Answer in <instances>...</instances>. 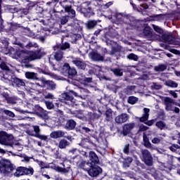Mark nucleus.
I'll return each mask as SVG.
<instances>
[{"instance_id":"50","label":"nucleus","mask_w":180,"mask_h":180,"mask_svg":"<svg viewBox=\"0 0 180 180\" xmlns=\"http://www.w3.org/2000/svg\"><path fill=\"white\" fill-rule=\"evenodd\" d=\"M0 68L3 71H9V67L6 65V63L5 61L2 60L0 62Z\"/></svg>"},{"instance_id":"59","label":"nucleus","mask_w":180,"mask_h":180,"mask_svg":"<svg viewBox=\"0 0 180 180\" xmlns=\"http://www.w3.org/2000/svg\"><path fill=\"white\" fill-rule=\"evenodd\" d=\"M153 30L157 33H160V34L162 33V29L158 27V25H153Z\"/></svg>"},{"instance_id":"54","label":"nucleus","mask_w":180,"mask_h":180,"mask_svg":"<svg viewBox=\"0 0 180 180\" xmlns=\"http://www.w3.org/2000/svg\"><path fill=\"white\" fill-rule=\"evenodd\" d=\"M3 113H4V115H6V116H8L9 117H15V113L9 110H4L3 111Z\"/></svg>"},{"instance_id":"16","label":"nucleus","mask_w":180,"mask_h":180,"mask_svg":"<svg viewBox=\"0 0 180 180\" xmlns=\"http://www.w3.org/2000/svg\"><path fill=\"white\" fill-rule=\"evenodd\" d=\"M72 63L78 68V70H84L85 68H86V63L81 60V58H75L73 60H72Z\"/></svg>"},{"instance_id":"34","label":"nucleus","mask_w":180,"mask_h":180,"mask_svg":"<svg viewBox=\"0 0 180 180\" xmlns=\"http://www.w3.org/2000/svg\"><path fill=\"white\" fill-rule=\"evenodd\" d=\"M98 25V22L95 20H90L86 23L87 29H94Z\"/></svg>"},{"instance_id":"36","label":"nucleus","mask_w":180,"mask_h":180,"mask_svg":"<svg viewBox=\"0 0 180 180\" xmlns=\"http://www.w3.org/2000/svg\"><path fill=\"white\" fill-rule=\"evenodd\" d=\"M110 71L113 72V74L116 77H122L123 76V72L120 68H111Z\"/></svg>"},{"instance_id":"58","label":"nucleus","mask_w":180,"mask_h":180,"mask_svg":"<svg viewBox=\"0 0 180 180\" xmlns=\"http://www.w3.org/2000/svg\"><path fill=\"white\" fill-rule=\"evenodd\" d=\"M68 16H63L60 18V25H65L68 22Z\"/></svg>"},{"instance_id":"43","label":"nucleus","mask_w":180,"mask_h":180,"mask_svg":"<svg viewBox=\"0 0 180 180\" xmlns=\"http://www.w3.org/2000/svg\"><path fill=\"white\" fill-rule=\"evenodd\" d=\"M155 126L158 127V129H160V130H164V129L167 127V124H165V122L163 121H158L155 123Z\"/></svg>"},{"instance_id":"52","label":"nucleus","mask_w":180,"mask_h":180,"mask_svg":"<svg viewBox=\"0 0 180 180\" xmlns=\"http://www.w3.org/2000/svg\"><path fill=\"white\" fill-rule=\"evenodd\" d=\"M44 103H45L47 109H49V110L54 108V103H53V101H45Z\"/></svg>"},{"instance_id":"47","label":"nucleus","mask_w":180,"mask_h":180,"mask_svg":"<svg viewBox=\"0 0 180 180\" xmlns=\"http://www.w3.org/2000/svg\"><path fill=\"white\" fill-rule=\"evenodd\" d=\"M34 6H36V2L34 1H27L25 4V8H28L30 11H32Z\"/></svg>"},{"instance_id":"1","label":"nucleus","mask_w":180,"mask_h":180,"mask_svg":"<svg viewBox=\"0 0 180 180\" xmlns=\"http://www.w3.org/2000/svg\"><path fill=\"white\" fill-rule=\"evenodd\" d=\"M100 161L99 156L94 150H90L88 153L87 161L80 158L79 160L77 162V166L80 169L83 171H86L89 176L95 178L102 174V167H99Z\"/></svg>"},{"instance_id":"26","label":"nucleus","mask_w":180,"mask_h":180,"mask_svg":"<svg viewBox=\"0 0 180 180\" xmlns=\"http://www.w3.org/2000/svg\"><path fill=\"white\" fill-rule=\"evenodd\" d=\"M76 131L77 133H81V134H85V133L92 131V129H89V127L79 125L76 128Z\"/></svg>"},{"instance_id":"31","label":"nucleus","mask_w":180,"mask_h":180,"mask_svg":"<svg viewBox=\"0 0 180 180\" xmlns=\"http://www.w3.org/2000/svg\"><path fill=\"white\" fill-rule=\"evenodd\" d=\"M143 146L146 147V148H151V143L150 142V139L147 137V134H146V132H143Z\"/></svg>"},{"instance_id":"9","label":"nucleus","mask_w":180,"mask_h":180,"mask_svg":"<svg viewBox=\"0 0 180 180\" xmlns=\"http://www.w3.org/2000/svg\"><path fill=\"white\" fill-rule=\"evenodd\" d=\"M162 39L169 44H174V46H180V41L176 40V36L172 33L164 34L162 35Z\"/></svg>"},{"instance_id":"3","label":"nucleus","mask_w":180,"mask_h":180,"mask_svg":"<svg viewBox=\"0 0 180 180\" xmlns=\"http://www.w3.org/2000/svg\"><path fill=\"white\" fill-rule=\"evenodd\" d=\"M74 96H78V94L73 90H70L61 94V100L64 101L69 106H78V102L74 98Z\"/></svg>"},{"instance_id":"11","label":"nucleus","mask_w":180,"mask_h":180,"mask_svg":"<svg viewBox=\"0 0 180 180\" xmlns=\"http://www.w3.org/2000/svg\"><path fill=\"white\" fill-rule=\"evenodd\" d=\"M13 56L15 58H20L22 63L24 64H27L28 62H25V60L26 57L28 56L29 50L27 49H22V50H19V49H13Z\"/></svg>"},{"instance_id":"38","label":"nucleus","mask_w":180,"mask_h":180,"mask_svg":"<svg viewBox=\"0 0 180 180\" xmlns=\"http://www.w3.org/2000/svg\"><path fill=\"white\" fill-rule=\"evenodd\" d=\"M34 174V169L32 167H24V175H33Z\"/></svg>"},{"instance_id":"30","label":"nucleus","mask_w":180,"mask_h":180,"mask_svg":"<svg viewBox=\"0 0 180 180\" xmlns=\"http://www.w3.org/2000/svg\"><path fill=\"white\" fill-rule=\"evenodd\" d=\"M53 151V158L56 160H60L63 162L67 160V158H63V155L60 154V150H58V149H54Z\"/></svg>"},{"instance_id":"20","label":"nucleus","mask_w":180,"mask_h":180,"mask_svg":"<svg viewBox=\"0 0 180 180\" xmlns=\"http://www.w3.org/2000/svg\"><path fill=\"white\" fill-rule=\"evenodd\" d=\"M41 82H42V84H44V85H46L47 86V89H49V91H54V89H56V85L54 82L51 80H46L44 78H42L41 79Z\"/></svg>"},{"instance_id":"42","label":"nucleus","mask_w":180,"mask_h":180,"mask_svg":"<svg viewBox=\"0 0 180 180\" xmlns=\"http://www.w3.org/2000/svg\"><path fill=\"white\" fill-rule=\"evenodd\" d=\"M20 27H22V25L11 22V25H10L9 29L11 32H15V30H18V29H19Z\"/></svg>"},{"instance_id":"19","label":"nucleus","mask_w":180,"mask_h":180,"mask_svg":"<svg viewBox=\"0 0 180 180\" xmlns=\"http://www.w3.org/2000/svg\"><path fill=\"white\" fill-rule=\"evenodd\" d=\"M124 18L126 19V23L129 25L131 27H134L135 29L136 27V17L131 15V14H128L124 16Z\"/></svg>"},{"instance_id":"13","label":"nucleus","mask_w":180,"mask_h":180,"mask_svg":"<svg viewBox=\"0 0 180 180\" xmlns=\"http://www.w3.org/2000/svg\"><path fill=\"white\" fill-rule=\"evenodd\" d=\"M77 122L72 119H70L65 120V124H63V128L65 129V130L70 131L71 130H75Z\"/></svg>"},{"instance_id":"32","label":"nucleus","mask_w":180,"mask_h":180,"mask_svg":"<svg viewBox=\"0 0 180 180\" xmlns=\"http://www.w3.org/2000/svg\"><path fill=\"white\" fill-rule=\"evenodd\" d=\"M25 75L27 79H37V73H34L33 72H26Z\"/></svg>"},{"instance_id":"53","label":"nucleus","mask_w":180,"mask_h":180,"mask_svg":"<svg viewBox=\"0 0 180 180\" xmlns=\"http://www.w3.org/2000/svg\"><path fill=\"white\" fill-rule=\"evenodd\" d=\"M66 13H68L70 18H71L72 19H74V18H75L76 15V12L75 10H74V8H71L70 9L68 12H66Z\"/></svg>"},{"instance_id":"21","label":"nucleus","mask_w":180,"mask_h":180,"mask_svg":"<svg viewBox=\"0 0 180 180\" xmlns=\"http://www.w3.org/2000/svg\"><path fill=\"white\" fill-rule=\"evenodd\" d=\"M90 57L92 61H103V60H105V58L102 56V55H100L98 51H91L90 53Z\"/></svg>"},{"instance_id":"48","label":"nucleus","mask_w":180,"mask_h":180,"mask_svg":"<svg viewBox=\"0 0 180 180\" xmlns=\"http://www.w3.org/2000/svg\"><path fill=\"white\" fill-rule=\"evenodd\" d=\"M180 146L178 144H172L171 146L169 147V149L170 151H172V153H178V150H179Z\"/></svg>"},{"instance_id":"7","label":"nucleus","mask_w":180,"mask_h":180,"mask_svg":"<svg viewBox=\"0 0 180 180\" xmlns=\"http://www.w3.org/2000/svg\"><path fill=\"white\" fill-rule=\"evenodd\" d=\"M141 153L142 154V161H143L146 165H148V167H153L154 159L153 158L151 153L147 149H142Z\"/></svg>"},{"instance_id":"24","label":"nucleus","mask_w":180,"mask_h":180,"mask_svg":"<svg viewBox=\"0 0 180 180\" xmlns=\"http://www.w3.org/2000/svg\"><path fill=\"white\" fill-rule=\"evenodd\" d=\"M147 9H148V5L147 4H141L136 8L137 12L142 13L143 15H147Z\"/></svg>"},{"instance_id":"2","label":"nucleus","mask_w":180,"mask_h":180,"mask_svg":"<svg viewBox=\"0 0 180 180\" xmlns=\"http://www.w3.org/2000/svg\"><path fill=\"white\" fill-rule=\"evenodd\" d=\"M0 174L4 176H8V178H12V176L19 178L24 175V167H16V165L11 160L1 158L0 160Z\"/></svg>"},{"instance_id":"28","label":"nucleus","mask_w":180,"mask_h":180,"mask_svg":"<svg viewBox=\"0 0 180 180\" xmlns=\"http://www.w3.org/2000/svg\"><path fill=\"white\" fill-rule=\"evenodd\" d=\"M104 115L106 122H112L113 120V110H112V108L108 109Z\"/></svg>"},{"instance_id":"64","label":"nucleus","mask_w":180,"mask_h":180,"mask_svg":"<svg viewBox=\"0 0 180 180\" xmlns=\"http://www.w3.org/2000/svg\"><path fill=\"white\" fill-rule=\"evenodd\" d=\"M29 11L30 10L27 7H25V8H22V9L20 10V12L22 15H26L29 13Z\"/></svg>"},{"instance_id":"44","label":"nucleus","mask_w":180,"mask_h":180,"mask_svg":"<svg viewBox=\"0 0 180 180\" xmlns=\"http://www.w3.org/2000/svg\"><path fill=\"white\" fill-rule=\"evenodd\" d=\"M131 162H133V158L128 157L125 158L124 161L123 162V165L124 167H125V168H129Z\"/></svg>"},{"instance_id":"56","label":"nucleus","mask_w":180,"mask_h":180,"mask_svg":"<svg viewBox=\"0 0 180 180\" xmlns=\"http://www.w3.org/2000/svg\"><path fill=\"white\" fill-rule=\"evenodd\" d=\"M127 102L130 105H135L136 104V97H134V96H129L128 98Z\"/></svg>"},{"instance_id":"14","label":"nucleus","mask_w":180,"mask_h":180,"mask_svg":"<svg viewBox=\"0 0 180 180\" xmlns=\"http://www.w3.org/2000/svg\"><path fill=\"white\" fill-rule=\"evenodd\" d=\"M129 120V115L127 113H122L115 118V122L117 124H123V123H126Z\"/></svg>"},{"instance_id":"51","label":"nucleus","mask_w":180,"mask_h":180,"mask_svg":"<svg viewBox=\"0 0 180 180\" xmlns=\"http://www.w3.org/2000/svg\"><path fill=\"white\" fill-rule=\"evenodd\" d=\"M135 87H136V86H127L124 90V94H126L127 95H131V93L133 92V89H134Z\"/></svg>"},{"instance_id":"49","label":"nucleus","mask_w":180,"mask_h":180,"mask_svg":"<svg viewBox=\"0 0 180 180\" xmlns=\"http://www.w3.org/2000/svg\"><path fill=\"white\" fill-rule=\"evenodd\" d=\"M136 69V65H129L127 68V72H130L131 75L134 77V74H136V72L134 70Z\"/></svg>"},{"instance_id":"8","label":"nucleus","mask_w":180,"mask_h":180,"mask_svg":"<svg viewBox=\"0 0 180 180\" xmlns=\"http://www.w3.org/2000/svg\"><path fill=\"white\" fill-rule=\"evenodd\" d=\"M148 117H150V109L147 108H143V114L142 117L139 119V122L141 123H144L147 126H153L155 122L154 120H148Z\"/></svg>"},{"instance_id":"6","label":"nucleus","mask_w":180,"mask_h":180,"mask_svg":"<svg viewBox=\"0 0 180 180\" xmlns=\"http://www.w3.org/2000/svg\"><path fill=\"white\" fill-rule=\"evenodd\" d=\"M62 72L63 75L68 77V78H70L71 79H72L77 74V69L75 68H71L70 64L68 63H65L63 65L62 68Z\"/></svg>"},{"instance_id":"25","label":"nucleus","mask_w":180,"mask_h":180,"mask_svg":"<svg viewBox=\"0 0 180 180\" xmlns=\"http://www.w3.org/2000/svg\"><path fill=\"white\" fill-rule=\"evenodd\" d=\"M59 4L63 9H64L65 13H66V12H68V11H70V9L72 8V5L68 4V0H64L63 1H60Z\"/></svg>"},{"instance_id":"46","label":"nucleus","mask_w":180,"mask_h":180,"mask_svg":"<svg viewBox=\"0 0 180 180\" xmlns=\"http://www.w3.org/2000/svg\"><path fill=\"white\" fill-rule=\"evenodd\" d=\"M122 51V46L117 45L116 46H112L111 50V54H117Z\"/></svg>"},{"instance_id":"27","label":"nucleus","mask_w":180,"mask_h":180,"mask_svg":"<svg viewBox=\"0 0 180 180\" xmlns=\"http://www.w3.org/2000/svg\"><path fill=\"white\" fill-rule=\"evenodd\" d=\"M63 167H61L60 166L55 167L56 171L57 172H60L61 174H68V172H70V167L65 168V165H64V162L61 163Z\"/></svg>"},{"instance_id":"55","label":"nucleus","mask_w":180,"mask_h":180,"mask_svg":"<svg viewBox=\"0 0 180 180\" xmlns=\"http://www.w3.org/2000/svg\"><path fill=\"white\" fill-rule=\"evenodd\" d=\"M35 105L31 103L27 104L28 113H34Z\"/></svg>"},{"instance_id":"45","label":"nucleus","mask_w":180,"mask_h":180,"mask_svg":"<svg viewBox=\"0 0 180 180\" xmlns=\"http://www.w3.org/2000/svg\"><path fill=\"white\" fill-rule=\"evenodd\" d=\"M33 136L36 137L37 139H39V140H42V141H49V136L37 134L33 135Z\"/></svg>"},{"instance_id":"41","label":"nucleus","mask_w":180,"mask_h":180,"mask_svg":"<svg viewBox=\"0 0 180 180\" xmlns=\"http://www.w3.org/2000/svg\"><path fill=\"white\" fill-rule=\"evenodd\" d=\"M154 70L156 72H162V71H165V70H167V65L160 64L158 66H155Z\"/></svg>"},{"instance_id":"57","label":"nucleus","mask_w":180,"mask_h":180,"mask_svg":"<svg viewBox=\"0 0 180 180\" xmlns=\"http://www.w3.org/2000/svg\"><path fill=\"white\" fill-rule=\"evenodd\" d=\"M158 116L160 120H165V112L164 111H160Z\"/></svg>"},{"instance_id":"5","label":"nucleus","mask_w":180,"mask_h":180,"mask_svg":"<svg viewBox=\"0 0 180 180\" xmlns=\"http://www.w3.org/2000/svg\"><path fill=\"white\" fill-rule=\"evenodd\" d=\"M43 52L41 49L35 51H28L27 57L24 59L25 63H30V61H34L35 60H40L43 57Z\"/></svg>"},{"instance_id":"33","label":"nucleus","mask_w":180,"mask_h":180,"mask_svg":"<svg viewBox=\"0 0 180 180\" xmlns=\"http://www.w3.org/2000/svg\"><path fill=\"white\" fill-rule=\"evenodd\" d=\"M70 146V142L65 139H61L59 141L58 147L60 148V150H63Z\"/></svg>"},{"instance_id":"23","label":"nucleus","mask_w":180,"mask_h":180,"mask_svg":"<svg viewBox=\"0 0 180 180\" xmlns=\"http://www.w3.org/2000/svg\"><path fill=\"white\" fill-rule=\"evenodd\" d=\"M9 139V135L6 131H0V144H6L8 140Z\"/></svg>"},{"instance_id":"39","label":"nucleus","mask_w":180,"mask_h":180,"mask_svg":"<svg viewBox=\"0 0 180 180\" xmlns=\"http://www.w3.org/2000/svg\"><path fill=\"white\" fill-rule=\"evenodd\" d=\"M165 85L170 88H178V83L174 82V80H167L165 82Z\"/></svg>"},{"instance_id":"62","label":"nucleus","mask_w":180,"mask_h":180,"mask_svg":"<svg viewBox=\"0 0 180 180\" xmlns=\"http://www.w3.org/2000/svg\"><path fill=\"white\" fill-rule=\"evenodd\" d=\"M129 150H130V145L128 143V144H126L124 146V148L123 149V153L124 154H129Z\"/></svg>"},{"instance_id":"29","label":"nucleus","mask_w":180,"mask_h":180,"mask_svg":"<svg viewBox=\"0 0 180 180\" xmlns=\"http://www.w3.org/2000/svg\"><path fill=\"white\" fill-rule=\"evenodd\" d=\"M54 53V59L56 61H61L63 60V56H64V52L60 49L53 50Z\"/></svg>"},{"instance_id":"18","label":"nucleus","mask_w":180,"mask_h":180,"mask_svg":"<svg viewBox=\"0 0 180 180\" xmlns=\"http://www.w3.org/2000/svg\"><path fill=\"white\" fill-rule=\"evenodd\" d=\"M101 115L96 112H89L86 115V120L89 123H94L95 120H98Z\"/></svg>"},{"instance_id":"12","label":"nucleus","mask_w":180,"mask_h":180,"mask_svg":"<svg viewBox=\"0 0 180 180\" xmlns=\"http://www.w3.org/2000/svg\"><path fill=\"white\" fill-rule=\"evenodd\" d=\"M11 82L13 86H15V88H23L26 86L25 79H19V77H17L15 75L11 77Z\"/></svg>"},{"instance_id":"17","label":"nucleus","mask_w":180,"mask_h":180,"mask_svg":"<svg viewBox=\"0 0 180 180\" xmlns=\"http://www.w3.org/2000/svg\"><path fill=\"white\" fill-rule=\"evenodd\" d=\"M173 103H174V99L169 97L165 98V110H167V112L174 111V107L172 105Z\"/></svg>"},{"instance_id":"60","label":"nucleus","mask_w":180,"mask_h":180,"mask_svg":"<svg viewBox=\"0 0 180 180\" xmlns=\"http://www.w3.org/2000/svg\"><path fill=\"white\" fill-rule=\"evenodd\" d=\"M176 91H179V90H169L168 93L169 94V95H171V96H173L174 98H178V94H176Z\"/></svg>"},{"instance_id":"4","label":"nucleus","mask_w":180,"mask_h":180,"mask_svg":"<svg viewBox=\"0 0 180 180\" xmlns=\"http://www.w3.org/2000/svg\"><path fill=\"white\" fill-rule=\"evenodd\" d=\"M134 127H136V122H130L124 124L122 126V134L124 136H128L131 139H132V141L134 144H136V134H133V130H134Z\"/></svg>"},{"instance_id":"61","label":"nucleus","mask_w":180,"mask_h":180,"mask_svg":"<svg viewBox=\"0 0 180 180\" xmlns=\"http://www.w3.org/2000/svg\"><path fill=\"white\" fill-rule=\"evenodd\" d=\"M26 49H30L32 47H39L37 43L29 42L26 46Z\"/></svg>"},{"instance_id":"40","label":"nucleus","mask_w":180,"mask_h":180,"mask_svg":"<svg viewBox=\"0 0 180 180\" xmlns=\"http://www.w3.org/2000/svg\"><path fill=\"white\" fill-rule=\"evenodd\" d=\"M153 30L150 27H145L143 31L144 36L151 37L153 36Z\"/></svg>"},{"instance_id":"63","label":"nucleus","mask_w":180,"mask_h":180,"mask_svg":"<svg viewBox=\"0 0 180 180\" xmlns=\"http://www.w3.org/2000/svg\"><path fill=\"white\" fill-rule=\"evenodd\" d=\"M7 103H10L11 105H15L16 103V99L13 97H10L8 100H7Z\"/></svg>"},{"instance_id":"37","label":"nucleus","mask_w":180,"mask_h":180,"mask_svg":"<svg viewBox=\"0 0 180 180\" xmlns=\"http://www.w3.org/2000/svg\"><path fill=\"white\" fill-rule=\"evenodd\" d=\"M115 22L117 23H124V17L122 13H117L115 14Z\"/></svg>"},{"instance_id":"22","label":"nucleus","mask_w":180,"mask_h":180,"mask_svg":"<svg viewBox=\"0 0 180 180\" xmlns=\"http://www.w3.org/2000/svg\"><path fill=\"white\" fill-rule=\"evenodd\" d=\"M64 136H65V132L60 130L53 131L50 134L51 139H61Z\"/></svg>"},{"instance_id":"15","label":"nucleus","mask_w":180,"mask_h":180,"mask_svg":"<svg viewBox=\"0 0 180 180\" xmlns=\"http://www.w3.org/2000/svg\"><path fill=\"white\" fill-rule=\"evenodd\" d=\"M71 48V45L68 42H63L61 44H56L53 47V50H60L61 51H65Z\"/></svg>"},{"instance_id":"35","label":"nucleus","mask_w":180,"mask_h":180,"mask_svg":"<svg viewBox=\"0 0 180 180\" xmlns=\"http://www.w3.org/2000/svg\"><path fill=\"white\" fill-rule=\"evenodd\" d=\"M95 15V13H94V10L91 7H88L85 9L84 11V16L86 18H91V16H94Z\"/></svg>"},{"instance_id":"10","label":"nucleus","mask_w":180,"mask_h":180,"mask_svg":"<svg viewBox=\"0 0 180 180\" xmlns=\"http://www.w3.org/2000/svg\"><path fill=\"white\" fill-rule=\"evenodd\" d=\"M33 114L37 115L43 120H49V113L39 105H35Z\"/></svg>"}]
</instances>
